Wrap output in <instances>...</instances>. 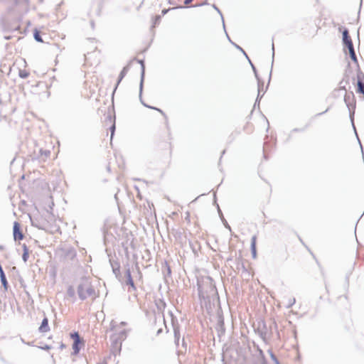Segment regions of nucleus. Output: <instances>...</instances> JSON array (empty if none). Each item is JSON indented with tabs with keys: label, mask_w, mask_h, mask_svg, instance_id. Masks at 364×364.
Instances as JSON below:
<instances>
[{
	"label": "nucleus",
	"mask_w": 364,
	"mask_h": 364,
	"mask_svg": "<svg viewBox=\"0 0 364 364\" xmlns=\"http://www.w3.org/2000/svg\"><path fill=\"white\" fill-rule=\"evenodd\" d=\"M358 139H359L358 138ZM358 141H359V144L360 145V147L362 148L361 142L360 141V140H358Z\"/></svg>",
	"instance_id": "nucleus-56"
},
{
	"label": "nucleus",
	"mask_w": 364,
	"mask_h": 364,
	"mask_svg": "<svg viewBox=\"0 0 364 364\" xmlns=\"http://www.w3.org/2000/svg\"><path fill=\"white\" fill-rule=\"evenodd\" d=\"M182 346L185 348H186V341H185L184 338L182 339Z\"/></svg>",
	"instance_id": "nucleus-48"
},
{
	"label": "nucleus",
	"mask_w": 364,
	"mask_h": 364,
	"mask_svg": "<svg viewBox=\"0 0 364 364\" xmlns=\"http://www.w3.org/2000/svg\"><path fill=\"white\" fill-rule=\"evenodd\" d=\"M0 280L4 290L7 291L9 288V283L3 269H0Z\"/></svg>",
	"instance_id": "nucleus-15"
},
{
	"label": "nucleus",
	"mask_w": 364,
	"mask_h": 364,
	"mask_svg": "<svg viewBox=\"0 0 364 364\" xmlns=\"http://www.w3.org/2000/svg\"><path fill=\"white\" fill-rule=\"evenodd\" d=\"M271 358L275 364H280L279 360L277 358L276 355L273 353H271Z\"/></svg>",
	"instance_id": "nucleus-35"
},
{
	"label": "nucleus",
	"mask_w": 364,
	"mask_h": 364,
	"mask_svg": "<svg viewBox=\"0 0 364 364\" xmlns=\"http://www.w3.org/2000/svg\"><path fill=\"white\" fill-rule=\"evenodd\" d=\"M343 36V44L345 47H346L348 49H350L354 48L352 39L349 35V32L348 28H344V30L342 32Z\"/></svg>",
	"instance_id": "nucleus-7"
},
{
	"label": "nucleus",
	"mask_w": 364,
	"mask_h": 364,
	"mask_svg": "<svg viewBox=\"0 0 364 364\" xmlns=\"http://www.w3.org/2000/svg\"><path fill=\"white\" fill-rule=\"evenodd\" d=\"M141 95H142V93L141 94V95H139V100H140L141 103L144 107H148V108H149V107L150 105H146V104L145 103V102H144V101L142 100V97H141Z\"/></svg>",
	"instance_id": "nucleus-40"
},
{
	"label": "nucleus",
	"mask_w": 364,
	"mask_h": 364,
	"mask_svg": "<svg viewBox=\"0 0 364 364\" xmlns=\"http://www.w3.org/2000/svg\"><path fill=\"white\" fill-rule=\"evenodd\" d=\"M149 109H154L156 111H158L159 112H160L163 116L166 117V114L164 112L163 110H161V109L158 108V107H153V106H149Z\"/></svg>",
	"instance_id": "nucleus-34"
},
{
	"label": "nucleus",
	"mask_w": 364,
	"mask_h": 364,
	"mask_svg": "<svg viewBox=\"0 0 364 364\" xmlns=\"http://www.w3.org/2000/svg\"><path fill=\"white\" fill-rule=\"evenodd\" d=\"M251 67H252V69L254 72V74H255V76L256 77V79L257 80V81H259V80H261L257 74V69L255 68V66L253 65V63L251 62L250 59V58H247Z\"/></svg>",
	"instance_id": "nucleus-26"
},
{
	"label": "nucleus",
	"mask_w": 364,
	"mask_h": 364,
	"mask_svg": "<svg viewBox=\"0 0 364 364\" xmlns=\"http://www.w3.org/2000/svg\"><path fill=\"white\" fill-rule=\"evenodd\" d=\"M107 118L109 120H110V121L112 120V117H111V115H108V116L107 117Z\"/></svg>",
	"instance_id": "nucleus-53"
},
{
	"label": "nucleus",
	"mask_w": 364,
	"mask_h": 364,
	"mask_svg": "<svg viewBox=\"0 0 364 364\" xmlns=\"http://www.w3.org/2000/svg\"><path fill=\"white\" fill-rule=\"evenodd\" d=\"M256 243H257V237H256V235H253L251 238V244H250V250H251V254H252V257L253 259H255L257 257Z\"/></svg>",
	"instance_id": "nucleus-13"
},
{
	"label": "nucleus",
	"mask_w": 364,
	"mask_h": 364,
	"mask_svg": "<svg viewBox=\"0 0 364 364\" xmlns=\"http://www.w3.org/2000/svg\"><path fill=\"white\" fill-rule=\"evenodd\" d=\"M307 127H308V125H306V127H304V128H301V129H299V128H294V129H292V131H291V132H304V131L306 129V128Z\"/></svg>",
	"instance_id": "nucleus-38"
},
{
	"label": "nucleus",
	"mask_w": 364,
	"mask_h": 364,
	"mask_svg": "<svg viewBox=\"0 0 364 364\" xmlns=\"http://www.w3.org/2000/svg\"><path fill=\"white\" fill-rule=\"evenodd\" d=\"M50 155V151L47 149H39L38 153H34L31 155L32 161H45Z\"/></svg>",
	"instance_id": "nucleus-3"
},
{
	"label": "nucleus",
	"mask_w": 364,
	"mask_h": 364,
	"mask_svg": "<svg viewBox=\"0 0 364 364\" xmlns=\"http://www.w3.org/2000/svg\"><path fill=\"white\" fill-rule=\"evenodd\" d=\"M259 355L262 357V358L264 359V361H263V364H267L266 363V361L264 360V353L262 350L259 349Z\"/></svg>",
	"instance_id": "nucleus-46"
},
{
	"label": "nucleus",
	"mask_w": 364,
	"mask_h": 364,
	"mask_svg": "<svg viewBox=\"0 0 364 364\" xmlns=\"http://www.w3.org/2000/svg\"><path fill=\"white\" fill-rule=\"evenodd\" d=\"M31 225L34 227H37L38 229H41V228L35 224L33 221H31Z\"/></svg>",
	"instance_id": "nucleus-50"
},
{
	"label": "nucleus",
	"mask_w": 364,
	"mask_h": 364,
	"mask_svg": "<svg viewBox=\"0 0 364 364\" xmlns=\"http://www.w3.org/2000/svg\"><path fill=\"white\" fill-rule=\"evenodd\" d=\"M22 247H23L22 259L24 262H26L29 257V250L26 244H23L22 245Z\"/></svg>",
	"instance_id": "nucleus-18"
},
{
	"label": "nucleus",
	"mask_w": 364,
	"mask_h": 364,
	"mask_svg": "<svg viewBox=\"0 0 364 364\" xmlns=\"http://www.w3.org/2000/svg\"><path fill=\"white\" fill-rule=\"evenodd\" d=\"M295 302H296V300H295V299H294V298L291 299L289 300V301L288 305H287V308H290V307H291V306L295 304Z\"/></svg>",
	"instance_id": "nucleus-37"
},
{
	"label": "nucleus",
	"mask_w": 364,
	"mask_h": 364,
	"mask_svg": "<svg viewBox=\"0 0 364 364\" xmlns=\"http://www.w3.org/2000/svg\"><path fill=\"white\" fill-rule=\"evenodd\" d=\"M348 51H349V55H350V59L352 60V61L354 63L356 64V65L358 67V70L359 71L360 70V68H359V65H358V58H357V56H356L354 48L348 49Z\"/></svg>",
	"instance_id": "nucleus-17"
},
{
	"label": "nucleus",
	"mask_w": 364,
	"mask_h": 364,
	"mask_svg": "<svg viewBox=\"0 0 364 364\" xmlns=\"http://www.w3.org/2000/svg\"><path fill=\"white\" fill-rule=\"evenodd\" d=\"M165 264H166V269H167V274H168V276H170L171 274V267H169V265L168 264V263L166 262H165Z\"/></svg>",
	"instance_id": "nucleus-39"
},
{
	"label": "nucleus",
	"mask_w": 364,
	"mask_h": 364,
	"mask_svg": "<svg viewBox=\"0 0 364 364\" xmlns=\"http://www.w3.org/2000/svg\"><path fill=\"white\" fill-rule=\"evenodd\" d=\"M90 25H91L92 28H95V22H94V21H90Z\"/></svg>",
	"instance_id": "nucleus-51"
},
{
	"label": "nucleus",
	"mask_w": 364,
	"mask_h": 364,
	"mask_svg": "<svg viewBox=\"0 0 364 364\" xmlns=\"http://www.w3.org/2000/svg\"><path fill=\"white\" fill-rule=\"evenodd\" d=\"M272 62H274V43L272 42ZM272 64H273V63H272Z\"/></svg>",
	"instance_id": "nucleus-42"
},
{
	"label": "nucleus",
	"mask_w": 364,
	"mask_h": 364,
	"mask_svg": "<svg viewBox=\"0 0 364 364\" xmlns=\"http://www.w3.org/2000/svg\"><path fill=\"white\" fill-rule=\"evenodd\" d=\"M221 220L223 221V225H225V227L227 229H228V230H231L230 226V225H229V224L228 223L227 220H226L224 218H223V219H221Z\"/></svg>",
	"instance_id": "nucleus-36"
},
{
	"label": "nucleus",
	"mask_w": 364,
	"mask_h": 364,
	"mask_svg": "<svg viewBox=\"0 0 364 364\" xmlns=\"http://www.w3.org/2000/svg\"><path fill=\"white\" fill-rule=\"evenodd\" d=\"M115 129H116V127H115V124L114 123L110 127H109V130H110V139L111 140L112 139L114 135V132H115Z\"/></svg>",
	"instance_id": "nucleus-31"
},
{
	"label": "nucleus",
	"mask_w": 364,
	"mask_h": 364,
	"mask_svg": "<svg viewBox=\"0 0 364 364\" xmlns=\"http://www.w3.org/2000/svg\"><path fill=\"white\" fill-rule=\"evenodd\" d=\"M271 75H272V70L270 71V73H269V82H270V80H271Z\"/></svg>",
	"instance_id": "nucleus-54"
},
{
	"label": "nucleus",
	"mask_w": 364,
	"mask_h": 364,
	"mask_svg": "<svg viewBox=\"0 0 364 364\" xmlns=\"http://www.w3.org/2000/svg\"><path fill=\"white\" fill-rule=\"evenodd\" d=\"M215 329L218 332V336L221 337L225 334V328L224 323V318L222 314H218V322L215 326Z\"/></svg>",
	"instance_id": "nucleus-8"
},
{
	"label": "nucleus",
	"mask_w": 364,
	"mask_h": 364,
	"mask_svg": "<svg viewBox=\"0 0 364 364\" xmlns=\"http://www.w3.org/2000/svg\"><path fill=\"white\" fill-rule=\"evenodd\" d=\"M33 38L37 42H39V43L43 42V38L41 36V33L37 29H35V31L33 32Z\"/></svg>",
	"instance_id": "nucleus-23"
},
{
	"label": "nucleus",
	"mask_w": 364,
	"mask_h": 364,
	"mask_svg": "<svg viewBox=\"0 0 364 364\" xmlns=\"http://www.w3.org/2000/svg\"><path fill=\"white\" fill-rule=\"evenodd\" d=\"M193 0H185L184 4L186 5L185 8H188V5L190 4Z\"/></svg>",
	"instance_id": "nucleus-45"
},
{
	"label": "nucleus",
	"mask_w": 364,
	"mask_h": 364,
	"mask_svg": "<svg viewBox=\"0 0 364 364\" xmlns=\"http://www.w3.org/2000/svg\"><path fill=\"white\" fill-rule=\"evenodd\" d=\"M13 236L15 241H20L24 238V235L21 229V225L15 221L13 226Z\"/></svg>",
	"instance_id": "nucleus-6"
},
{
	"label": "nucleus",
	"mask_w": 364,
	"mask_h": 364,
	"mask_svg": "<svg viewBox=\"0 0 364 364\" xmlns=\"http://www.w3.org/2000/svg\"><path fill=\"white\" fill-rule=\"evenodd\" d=\"M161 19V16L160 15L155 16L153 19V26H152L154 27V26H156V25H158L160 23Z\"/></svg>",
	"instance_id": "nucleus-29"
},
{
	"label": "nucleus",
	"mask_w": 364,
	"mask_h": 364,
	"mask_svg": "<svg viewBox=\"0 0 364 364\" xmlns=\"http://www.w3.org/2000/svg\"><path fill=\"white\" fill-rule=\"evenodd\" d=\"M363 0H360V5L362 4Z\"/></svg>",
	"instance_id": "nucleus-59"
},
{
	"label": "nucleus",
	"mask_w": 364,
	"mask_h": 364,
	"mask_svg": "<svg viewBox=\"0 0 364 364\" xmlns=\"http://www.w3.org/2000/svg\"><path fill=\"white\" fill-rule=\"evenodd\" d=\"M269 146H270V144H269V142H264V147H263V152H264V157L266 159H267L266 152H267V149L269 148Z\"/></svg>",
	"instance_id": "nucleus-32"
},
{
	"label": "nucleus",
	"mask_w": 364,
	"mask_h": 364,
	"mask_svg": "<svg viewBox=\"0 0 364 364\" xmlns=\"http://www.w3.org/2000/svg\"><path fill=\"white\" fill-rule=\"evenodd\" d=\"M212 6L220 14V16L222 18L223 28L225 30V21H224V18H223V14H222L220 10L218 9V7L215 4H213Z\"/></svg>",
	"instance_id": "nucleus-27"
},
{
	"label": "nucleus",
	"mask_w": 364,
	"mask_h": 364,
	"mask_svg": "<svg viewBox=\"0 0 364 364\" xmlns=\"http://www.w3.org/2000/svg\"><path fill=\"white\" fill-rule=\"evenodd\" d=\"M170 316H171V322L172 326L173 328V333H174V343L176 346L178 347L179 345V340H180V329L179 326L177 323V320L173 316L172 311L169 312Z\"/></svg>",
	"instance_id": "nucleus-4"
},
{
	"label": "nucleus",
	"mask_w": 364,
	"mask_h": 364,
	"mask_svg": "<svg viewBox=\"0 0 364 364\" xmlns=\"http://www.w3.org/2000/svg\"><path fill=\"white\" fill-rule=\"evenodd\" d=\"M70 338L73 340V341H82L80 336V334L77 331H74L70 333Z\"/></svg>",
	"instance_id": "nucleus-24"
},
{
	"label": "nucleus",
	"mask_w": 364,
	"mask_h": 364,
	"mask_svg": "<svg viewBox=\"0 0 364 364\" xmlns=\"http://www.w3.org/2000/svg\"><path fill=\"white\" fill-rule=\"evenodd\" d=\"M257 86H258L257 100H258L259 99H261L264 95V93L262 95H261L262 90L264 87V82L262 80H259V81H257Z\"/></svg>",
	"instance_id": "nucleus-19"
},
{
	"label": "nucleus",
	"mask_w": 364,
	"mask_h": 364,
	"mask_svg": "<svg viewBox=\"0 0 364 364\" xmlns=\"http://www.w3.org/2000/svg\"><path fill=\"white\" fill-rule=\"evenodd\" d=\"M40 348L42 349V350H50L51 348V346L46 344V345H45L43 346L40 347Z\"/></svg>",
	"instance_id": "nucleus-41"
},
{
	"label": "nucleus",
	"mask_w": 364,
	"mask_h": 364,
	"mask_svg": "<svg viewBox=\"0 0 364 364\" xmlns=\"http://www.w3.org/2000/svg\"><path fill=\"white\" fill-rule=\"evenodd\" d=\"M163 332V329L161 328H160L157 332H156V336H159L160 335L161 333Z\"/></svg>",
	"instance_id": "nucleus-47"
},
{
	"label": "nucleus",
	"mask_w": 364,
	"mask_h": 364,
	"mask_svg": "<svg viewBox=\"0 0 364 364\" xmlns=\"http://www.w3.org/2000/svg\"><path fill=\"white\" fill-rule=\"evenodd\" d=\"M28 75H29V73L26 70H19L18 75L22 79H26V77H28Z\"/></svg>",
	"instance_id": "nucleus-30"
},
{
	"label": "nucleus",
	"mask_w": 364,
	"mask_h": 364,
	"mask_svg": "<svg viewBox=\"0 0 364 364\" xmlns=\"http://www.w3.org/2000/svg\"><path fill=\"white\" fill-rule=\"evenodd\" d=\"M257 331L261 338L265 341L267 338V335L269 334V329L264 321H259L258 323Z\"/></svg>",
	"instance_id": "nucleus-5"
},
{
	"label": "nucleus",
	"mask_w": 364,
	"mask_h": 364,
	"mask_svg": "<svg viewBox=\"0 0 364 364\" xmlns=\"http://www.w3.org/2000/svg\"><path fill=\"white\" fill-rule=\"evenodd\" d=\"M344 101L345 103L348 108L349 110V114L350 121L353 125V127L355 130V132H356L355 127L353 123V117H354V112H355V102L354 99V94L353 92H350L348 93H346L344 96ZM357 134V133H355ZM358 136V135H356Z\"/></svg>",
	"instance_id": "nucleus-2"
},
{
	"label": "nucleus",
	"mask_w": 364,
	"mask_h": 364,
	"mask_svg": "<svg viewBox=\"0 0 364 364\" xmlns=\"http://www.w3.org/2000/svg\"><path fill=\"white\" fill-rule=\"evenodd\" d=\"M134 180H136V181H141L140 178H134Z\"/></svg>",
	"instance_id": "nucleus-58"
},
{
	"label": "nucleus",
	"mask_w": 364,
	"mask_h": 364,
	"mask_svg": "<svg viewBox=\"0 0 364 364\" xmlns=\"http://www.w3.org/2000/svg\"><path fill=\"white\" fill-rule=\"evenodd\" d=\"M225 151L223 150V152H222V155H223L225 154Z\"/></svg>",
	"instance_id": "nucleus-57"
},
{
	"label": "nucleus",
	"mask_w": 364,
	"mask_h": 364,
	"mask_svg": "<svg viewBox=\"0 0 364 364\" xmlns=\"http://www.w3.org/2000/svg\"><path fill=\"white\" fill-rule=\"evenodd\" d=\"M184 8H185L184 6L179 5L176 7H173V8L164 9L161 11V14H162V16H164L171 10H173V9H184Z\"/></svg>",
	"instance_id": "nucleus-25"
},
{
	"label": "nucleus",
	"mask_w": 364,
	"mask_h": 364,
	"mask_svg": "<svg viewBox=\"0 0 364 364\" xmlns=\"http://www.w3.org/2000/svg\"><path fill=\"white\" fill-rule=\"evenodd\" d=\"M38 331L41 333H46L50 331L48 319L47 317H44L43 319L42 320L41 324L38 328Z\"/></svg>",
	"instance_id": "nucleus-14"
},
{
	"label": "nucleus",
	"mask_w": 364,
	"mask_h": 364,
	"mask_svg": "<svg viewBox=\"0 0 364 364\" xmlns=\"http://www.w3.org/2000/svg\"><path fill=\"white\" fill-rule=\"evenodd\" d=\"M67 295L71 298H75V290L73 286H69L67 289Z\"/></svg>",
	"instance_id": "nucleus-21"
},
{
	"label": "nucleus",
	"mask_w": 364,
	"mask_h": 364,
	"mask_svg": "<svg viewBox=\"0 0 364 364\" xmlns=\"http://www.w3.org/2000/svg\"><path fill=\"white\" fill-rule=\"evenodd\" d=\"M65 347H66V346H65V344L61 343V345H60V348H61V349H63V348H65Z\"/></svg>",
	"instance_id": "nucleus-52"
},
{
	"label": "nucleus",
	"mask_w": 364,
	"mask_h": 364,
	"mask_svg": "<svg viewBox=\"0 0 364 364\" xmlns=\"http://www.w3.org/2000/svg\"><path fill=\"white\" fill-rule=\"evenodd\" d=\"M208 4H209L208 3L207 0H205V1H201V3H200V4L191 5L190 7H200V6H203L208 5Z\"/></svg>",
	"instance_id": "nucleus-33"
},
{
	"label": "nucleus",
	"mask_w": 364,
	"mask_h": 364,
	"mask_svg": "<svg viewBox=\"0 0 364 364\" xmlns=\"http://www.w3.org/2000/svg\"><path fill=\"white\" fill-rule=\"evenodd\" d=\"M213 203H214V204L216 205V207H217L218 212V214H219V215H220V218H221V219H223V218H224V217H223V213H222V211H221V210H220V207H219V205H218V204L217 203V202H216V195H215V193H214V202H213Z\"/></svg>",
	"instance_id": "nucleus-28"
},
{
	"label": "nucleus",
	"mask_w": 364,
	"mask_h": 364,
	"mask_svg": "<svg viewBox=\"0 0 364 364\" xmlns=\"http://www.w3.org/2000/svg\"><path fill=\"white\" fill-rule=\"evenodd\" d=\"M328 110V108L326 109L324 112H320V113H317L316 114H315V117H318L319 116H321L322 114H325L326 112H327Z\"/></svg>",
	"instance_id": "nucleus-44"
},
{
	"label": "nucleus",
	"mask_w": 364,
	"mask_h": 364,
	"mask_svg": "<svg viewBox=\"0 0 364 364\" xmlns=\"http://www.w3.org/2000/svg\"><path fill=\"white\" fill-rule=\"evenodd\" d=\"M260 100H261V99H259V100H257V97L256 98V100H255V105H254V107H255V106H256V105H257V104H258V105L259 104V101H260Z\"/></svg>",
	"instance_id": "nucleus-49"
},
{
	"label": "nucleus",
	"mask_w": 364,
	"mask_h": 364,
	"mask_svg": "<svg viewBox=\"0 0 364 364\" xmlns=\"http://www.w3.org/2000/svg\"><path fill=\"white\" fill-rule=\"evenodd\" d=\"M268 353H269V355L271 356V353H273V352L272 351V350L269 349V350H268Z\"/></svg>",
	"instance_id": "nucleus-55"
},
{
	"label": "nucleus",
	"mask_w": 364,
	"mask_h": 364,
	"mask_svg": "<svg viewBox=\"0 0 364 364\" xmlns=\"http://www.w3.org/2000/svg\"><path fill=\"white\" fill-rule=\"evenodd\" d=\"M226 36H227V37H228V38L229 41H230V43H232V45H233V46H235L237 50H240V51L244 54V55L247 58H247H249V57H248V55H247L246 52H245V50H243V49H242L240 46H238L237 44H236V43H233V42L230 40V37H229V36L228 35V33H226Z\"/></svg>",
	"instance_id": "nucleus-20"
},
{
	"label": "nucleus",
	"mask_w": 364,
	"mask_h": 364,
	"mask_svg": "<svg viewBox=\"0 0 364 364\" xmlns=\"http://www.w3.org/2000/svg\"><path fill=\"white\" fill-rule=\"evenodd\" d=\"M137 62L141 65V76H140V95H141L143 91L144 80V75H145V65H144V60H137Z\"/></svg>",
	"instance_id": "nucleus-12"
},
{
	"label": "nucleus",
	"mask_w": 364,
	"mask_h": 364,
	"mask_svg": "<svg viewBox=\"0 0 364 364\" xmlns=\"http://www.w3.org/2000/svg\"><path fill=\"white\" fill-rule=\"evenodd\" d=\"M83 344V341H73L72 348H73V353L72 355H77L80 350L81 346Z\"/></svg>",
	"instance_id": "nucleus-16"
},
{
	"label": "nucleus",
	"mask_w": 364,
	"mask_h": 364,
	"mask_svg": "<svg viewBox=\"0 0 364 364\" xmlns=\"http://www.w3.org/2000/svg\"><path fill=\"white\" fill-rule=\"evenodd\" d=\"M156 304L159 311H163L166 306V302L163 299H159Z\"/></svg>",
	"instance_id": "nucleus-22"
},
{
	"label": "nucleus",
	"mask_w": 364,
	"mask_h": 364,
	"mask_svg": "<svg viewBox=\"0 0 364 364\" xmlns=\"http://www.w3.org/2000/svg\"><path fill=\"white\" fill-rule=\"evenodd\" d=\"M125 276L127 277V280L125 282V284L128 286H129V289H132V290H136V287H135V284H134V280L132 279V274H131V271H130V269L129 267H128L127 269H126V272H125ZM129 291H130V289H129Z\"/></svg>",
	"instance_id": "nucleus-11"
},
{
	"label": "nucleus",
	"mask_w": 364,
	"mask_h": 364,
	"mask_svg": "<svg viewBox=\"0 0 364 364\" xmlns=\"http://www.w3.org/2000/svg\"><path fill=\"white\" fill-rule=\"evenodd\" d=\"M77 292L80 299L82 301L95 294L93 287L87 280H84L77 286Z\"/></svg>",
	"instance_id": "nucleus-1"
},
{
	"label": "nucleus",
	"mask_w": 364,
	"mask_h": 364,
	"mask_svg": "<svg viewBox=\"0 0 364 364\" xmlns=\"http://www.w3.org/2000/svg\"><path fill=\"white\" fill-rule=\"evenodd\" d=\"M111 267L112 269V272L115 275L116 278L121 281V272H120V264L117 261H112L110 260Z\"/></svg>",
	"instance_id": "nucleus-10"
},
{
	"label": "nucleus",
	"mask_w": 364,
	"mask_h": 364,
	"mask_svg": "<svg viewBox=\"0 0 364 364\" xmlns=\"http://www.w3.org/2000/svg\"><path fill=\"white\" fill-rule=\"evenodd\" d=\"M173 231L175 232V236H178L180 237L181 235V232L179 230H173Z\"/></svg>",
	"instance_id": "nucleus-43"
},
{
	"label": "nucleus",
	"mask_w": 364,
	"mask_h": 364,
	"mask_svg": "<svg viewBox=\"0 0 364 364\" xmlns=\"http://www.w3.org/2000/svg\"><path fill=\"white\" fill-rule=\"evenodd\" d=\"M129 65H130V63L124 66L122 70H121L119 75V77H118V79H117V83L114 86V88L113 90V92H112V97H114V95L119 85V83L121 82V81L122 80V79L126 76L127 73H128L129 70Z\"/></svg>",
	"instance_id": "nucleus-9"
}]
</instances>
